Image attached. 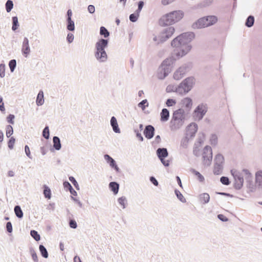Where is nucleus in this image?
<instances>
[{
    "instance_id": "obj_12",
    "label": "nucleus",
    "mask_w": 262,
    "mask_h": 262,
    "mask_svg": "<svg viewBox=\"0 0 262 262\" xmlns=\"http://www.w3.org/2000/svg\"><path fill=\"white\" fill-rule=\"evenodd\" d=\"M174 31V27L170 26L163 29L159 34L164 42L172 36Z\"/></svg>"
},
{
    "instance_id": "obj_43",
    "label": "nucleus",
    "mask_w": 262,
    "mask_h": 262,
    "mask_svg": "<svg viewBox=\"0 0 262 262\" xmlns=\"http://www.w3.org/2000/svg\"><path fill=\"white\" fill-rule=\"evenodd\" d=\"M148 104L147 99H143L138 103V106L140 107L142 110L144 111L145 108L148 106Z\"/></svg>"
},
{
    "instance_id": "obj_18",
    "label": "nucleus",
    "mask_w": 262,
    "mask_h": 262,
    "mask_svg": "<svg viewBox=\"0 0 262 262\" xmlns=\"http://www.w3.org/2000/svg\"><path fill=\"white\" fill-rule=\"evenodd\" d=\"M104 158L106 162L112 168H114L117 172L119 171L120 169L118 167L116 162L114 159H113L110 156L107 154L104 156Z\"/></svg>"
},
{
    "instance_id": "obj_31",
    "label": "nucleus",
    "mask_w": 262,
    "mask_h": 262,
    "mask_svg": "<svg viewBox=\"0 0 262 262\" xmlns=\"http://www.w3.org/2000/svg\"><path fill=\"white\" fill-rule=\"evenodd\" d=\"M39 250L41 256L45 258H47L49 256L48 252L46 247L42 245H40L39 246Z\"/></svg>"
},
{
    "instance_id": "obj_59",
    "label": "nucleus",
    "mask_w": 262,
    "mask_h": 262,
    "mask_svg": "<svg viewBox=\"0 0 262 262\" xmlns=\"http://www.w3.org/2000/svg\"><path fill=\"white\" fill-rule=\"evenodd\" d=\"M134 132L135 133L136 137L139 139V140L141 141H143V137L142 136L141 134L139 132V130L136 129H134Z\"/></svg>"
},
{
    "instance_id": "obj_48",
    "label": "nucleus",
    "mask_w": 262,
    "mask_h": 262,
    "mask_svg": "<svg viewBox=\"0 0 262 262\" xmlns=\"http://www.w3.org/2000/svg\"><path fill=\"white\" fill-rule=\"evenodd\" d=\"M13 133V127L11 125H8L6 127V136L9 138Z\"/></svg>"
},
{
    "instance_id": "obj_61",
    "label": "nucleus",
    "mask_w": 262,
    "mask_h": 262,
    "mask_svg": "<svg viewBox=\"0 0 262 262\" xmlns=\"http://www.w3.org/2000/svg\"><path fill=\"white\" fill-rule=\"evenodd\" d=\"M150 182L155 186H157L159 185V183L157 179L153 176L149 178Z\"/></svg>"
},
{
    "instance_id": "obj_37",
    "label": "nucleus",
    "mask_w": 262,
    "mask_h": 262,
    "mask_svg": "<svg viewBox=\"0 0 262 262\" xmlns=\"http://www.w3.org/2000/svg\"><path fill=\"white\" fill-rule=\"evenodd\" d=\"M67 29L70 31H74L75 30V24L72 19L67 20Z\"/></svg>"
},
{
    "instance_id": "obj_30",
    "label": "nucleus",
    "mask_w": 262,
    "mask_h": 262,
    "mask_svg": "<svg viewBox=\"0 0 262 262\" xmlns=\"http://www.w3.org/2000/svg\"><path fill=\"white\" fill-rule=\"evenodd\" d=\"M14 211L16 216L18 219H21L23 217V212L19 205H16L14 207Z\"/></svg>"
},
{
    "instance_id": "obj_25",
    "label": "nucleus",
    "mask_w": 262,
    "mask_h": 262,
    "mask_svg": "<svg viewBox=\"0 0 262 262\" xmlns=\"http://www.w3.org/2000/svg\"><path fill=\"white\" fill-rule=\"evenodd\" d=\"M151 40L154 44L157 46L164 43L159 33L158 35L153 34L151 36Z\"/></svg>"
},
{
    "instance_id": "obj_36",
    "label": "nucleus",
    "mask_w": 262,
    "mask_h": 262,
    "mask_svg": "<svg viewBox=\"0 0 262 262\" xmlns=\"http://www.w3.org/2000/svg\"><path fill=\"white\" fill-rule=\"evenodd\" d=\"M191 171L193 174H194L197 177L198 180L200 182H203L205 181L204 177L199 171H196L194 169H192L191 170Z\"/></svg>"
},
{
    "instance_id": "obj_41",
    "label": "nucleus",
    "mask_w": 262,
    "mask_h": 262,
    "mask_svg": "<svg viewBox=\"0 0 262 262\" xmlns=\"http://www.w3.org/2000/svg\"><path fill=\"white\" fill-rule=\"evenodd\" d=\"M166 91L167 93L176 92L177 93V86L174 84H169L167 86Z\"/></svg>"
},
{
    "instance_id": "obj_23",
    "label": "nucleus",
    "mask_w": 262,
    "mask_h": 262,
    "mask_svg": "<svg viewBox=\"0 0 262 262\" xmlns=\"http://www.w3.org/2000/svg\"><path fill=\"white\" fill-rule=\"evenodd\" d=\"M161 121L166 122L169 118V112L167 108H163L160 113Z\"/></svg>"
},
{
    "instance_id": "obj_55",
    "label": "nucleus",
    "mask_w": 262,
    "mask_h": 262,
    "mask_svg": "<svg viewBox=\"0 0 262 262\" xmlns=\"http://www.w3.org/2000/svg\"><path fill=\"white\" fill-rule=\"evenodd\" d=\"M176 103V101L175 99H167L166 102V104L168 107L173 106Z\"/></svg>"
},
{
    "instance_id": "obj_56",
    "label": "nucleus",
    "mask_w": 262,
    "mask_h": 262,
    "mask_svg": "<svg viewBox=\"0 0 262 262\" xmlns=\"http://www.w3.org/2000/svg\"><path fill=\"white\" fill-rule=\"evenodd\" d=\"M74 39V35L72 33H69L68 34V35H67V41L69 43H72Z\"/></svg>"
},
{
    "instance_id": "obj_58",
    "label": "nucleus",
    "mask_w": 262,
    "mask_h": 262,
    "mask_svg": "<svg viewBox=\"0 0 262 262\" xmlns=\"http://www.w3.org/2000/svg\"><path fill=\"white\" fill-rule=\"evenodd\" d=\"M69 226L72 229H76L77 227V223L74 220H71L70 221Z\"/></svg>"
},
{
    "instance_id": "obj_34",
    "label": "nucleus",
    "mask_w": 262,
    "mask_h": 262,
    "mask_svg": "<svg viewBox=\"0 0 262 262\" xmlns=\"http://www.w3.org/2000/svg\"><path fill=\"white\" fill-rule=\"evenodd\" d=\"M206 19H207L206 23L209 24V26L215 24L217 20V17L215 16H208L205 17Z\"/></svg>"
},
{
    "instance_id": "obj_17",
    "label": "nucleus",
    "mask_w": 262,
    "mask_h": 262,
    "mask_svg": "<svg viewBox=\"0 0 262 262\" xmlns=\"http://www.w3.org/2000/svg\"><path fill=\"white\" fill-rule=\"evenodd\" d=\"M155 128L152 125H146L144 130V135L147 139H150L155 135Z\"/></svg>"
},
{
    "instance_id": "obj_38",
    "label": "nucleus",
    "mask_w": 262,
    "mask_h": 262,
    "mask_svg": "<svg viewBox=\"0 0 262 262\" xmlns=\"http://www.w3.org/2000/svg\"><path fill=\"white\" fill-rule=\"evenodd\" d=\"M242 174H243V176H244V175L245 176V179L247 181H251L252 175H251V173L250 172V171L248 169H243V171H242Z\"/></svg>"
},
{
    "instance_id": "obj_32",
    "label": "nucleus",
    "mask_w": 262,
    "mask_h": 262,
    "mask_svg": "<svg viewBox=\"0 0 262 262\" xmlns=\"http://www.w3.org/2000/svg\"><path fill=\"white\" fill-rule=\"evenodd\" d=\"M254 17L252 15L249 16L246 20L245 26L248 28L252 27L254 23Z\"/></svg>"
},
{
    "instance_id": "obj_15",
    "label": "nucleus",
    "mask_w": 262,
    "mask_h": 262,
    "mask_svg": "<svg viewBox=\"0 0 262 262\" xmlns=\"http://www.w3.org/2000/svg\"><path fill=\"white\" fill-rule=\"evenodd\" d=\"M207 20L205 17L201 18L192 24V27L194 29L207 27L209 26V24L206 23Z\"/></svg>"
},
{
    "instance_id": "obj_26",
    "label": "nucleus",
    "mask_w": 262,
    "mask_h": 262,
    "mask_svg": "<svg viewBox=\"0 0 262 262\" xmlns=\"http://www.w3.org/2000/svg\"><path fill=\"white\" fill-rule=\"evenodd\" d=\"M53 147L57 150H59L61 148V144L59 138L54 136L53 138Z\"/></svg>"
},
{
    "instance_id": "obj_6",
    "label": "nucleus",
    "mask_w": 262,
    "mask_h": 262,
    "mask_svg": "<svg viewBox=\"0 0 262 262\" xmlns=\"http://www.w3.org/2000/svg\"><path fill=\"white\" fill-rule=\"evenodd\" d=\"M224 158L222 155L219 154L214 158L213 173L214 174H221L223 169Z\"/></svg>"
},
{
    "instance_id": "obj_40",
    "label": "nucleus",
    "mask_w": 262,
    "mask_h": 262,
    "mask_svg": "<svg viewBox=\"0 0 262 262\" xmlns=\"http://www.w3.org/2000/svg\"><path fill=\"white\" fill-rule=\"evenodd\" d=\"M100 34L103 36L104 38H106L109 36L110 32L104 27H101L100 28Z\"/></svg>"
},
{
    "instance_id": "obj_42",
    "label": "nucleus",
    "mask_w": 262,
    "mask_h": 262,
    "mask_svg": "<svg viewBox=\"0 0 262 262\" xmlns=\"http://www.w3.org/2000/svg\"><path fill=\"white\" fill-rule=\"evenodd\" d=\"M174 193L177 198L182 203L186 202V199L183 196V194L180 192V191L177 189L174 190Z\"/></svg>"
},
{
    "instance_id": "obj_22",
    "label": "nucleus",
    "mask_w": 262,
    "mask_h": 262,
    "mask_svg": "<svg viewBox=\"0 0 262 262\" xmlns=\"http://www.w3.org/2000/svg\"><path fill=\"white\" fill-rule=\"evenodd\" d=\"M109 189L114 195L118 194L119 189V184L116 182H111L108 184Z\"/></svg>"
},
{
    "instance_id": "obj_20",
    "label": "nucleus",
    "mask_w": 262,
    "mask_h": 262,
    "mask_svg": "<svg viewBox=\"0 0 262 262\" xmlns=\"http://www.w3.org/2000/svg\"><path fill=\"white\" fill-rule=\"evenodd\" d=\"M182 108H184L186 111H188L192 105V99H182L181 102Z\"/></svg>"
},
{
    "instance_id": "obj_16",
    "label": "nucleus",
    "mask_w": 262,
    "mask_h": 262,
    "mask_svg": "<svg viewBox=\"0 0 262 262\" xmlns=\"http://www.w3.org/2000/svg\"><path fill=\"white\" fill-rule=\"evenodd\" d=\"M184 120L171 119L170 122V127L171 130H177L183 125Z\"/></svg>"
},
{
    "instance_id": "obj_29",
    "label": "nucleus",
    "mask_w": 262,
    "mask_h": 262,
    "mask_svg": "<svg viewBox=\"0 0 262 262\" xmlns=\"http://www.w3.org/2000/svg\"><path fill=\"white\" fill-rule=\"evenodd\" d=\"M63 185L64 188L68 189L72 195L74 196L77 195V192L73 189L71 184L68 181H64Z\"/></svg>"
},
{
    "instance_id": "obj_53",
    "label": "nucleus",
    "mask_w": 262,
    "mask_h": 262,
    "mask_svg": "<svg viewBox=\"0 0 262 262\" xmlns=\"http://www.w3.org/2000/svg\"><path fill=\"white\" fill-rule=\"evenodd\" d=\"M15 139L14 137H12L9 140L8 143V146L11 149H13L14 144L15 143Z\"/></svg>"
},
{
    "instance_id": "obj_49",
    "label": "nucleus",
    "mask_w": 262,
    "mask_h": 262,
    "mask_svg": "<svg viewBox=\"0 0 262 262\" xmlns=\"http://www.w3.org/2000/svg\"><path fill=\"white\" fill-rule=\"evenodd\" d=\"M220 181L221 182L225 185H228L230 184V181L228 177L223 176L220 178Z\"/></svg>"
},
{
    "instance_id": "obj_33",
    "label": "nucleus",
    "mask_w": 262,
    "mask_h": 262,
    "mask_svg": "<svg viewBox=\"0 0 262 262\" xmlns=\"http://www.w3.org/2000/svg\"><path fill=\"white\" fill-rule=\"evenodd\" d=\"M43 195L46 199H50L51 198V191L47 185H43Z\"/></svg>"
},
{
    "instance_id": "obj_44",
    "label": "nucleus",
    "mask_w": 262,
    "mask_h": 262,
    "mask_svg": "<svg viewBox=\"0 0 262 262\" xmlns=\"http://www.w3.org/2000/svg\"><path fill=\"white\" fill-rule=\"evenodd\" d=\"M30 234L31 236L36 241H39L40 239V235L38 233V232L34 230H32L30 232Z\"/></svg>"
},
{
    "instance_id": "obj_24",
    "label": "nucleus",
    "mask_w": 262,
    "mask_h": 262,
    "mask_svg": "<svg viewBox=\"0 0 262 262\" xmlns=\"http://www.w3.org/2000/svg\"><path fill=\"white\" fill-rule=\"evenodd\" d=\"M255 182L258 188H262V170H258L256 172Z\"/></svg>"
},
{
    "instance_id": "obj_9",
    "label": "nucleus",
    "mask_w": 262,
    "mask_h": 262,
    "mask_svg": "<svg viewBox=\"0 0 262 262\" xmlns=\"http://www.w3.org/2000/svg\"><path fill=\"white\" fill-rule=\"evenodd\" d=\"M231 171L234 179V187L236 189L239 190L243 185L244 179L243 174L236 170H232Z\"/></svg>"
},
{
    "instance_id": "obj_57",
    "label": "nucleus",
    "mask_w": 262,
    "mask_h": 262,
    "mask_svg": "<svg viewBox=\"0 0 262 262\" xmlns=\"http://www.w3.org/2000/svg\"><path fill=\"white\" fill-rule=\"evenodd\" d=\"M6 227L7 231L8 232L11 233L12 232L13 227H12V223L10 222H8L6 223Z\"/></svg>"
},
{
    "instance_id": "obj_4",
    "label": "nucleus",
    "mask_w": 262,
    "mask_h": 262,
    "mask_svg": "<svg viewBox=\"0 0 262 262\" xmlns=\"http://www.w3.org/2000/svg\"><path fill=\"white\" fill-rule=\"evenodd\" d=\"M183 16L184 12L182 11H173L163 15L160 18L159 23L162 26L171 25L180 21Z\"/></svg>"
},
{
    "instance_id": "obj_5",
    "label": "nucleus",
    "mask_w": 262,
    "mask_h": 262,
    "mask_svg": "<svg viewBox=\"0 0 262 262\" xmlns=\"http://www.w3.org/2000/svg\"><path fill=\"white\" fill-rule=\"evenodd\" d=\"M194 82L195 79L193 77L186 78L177 86V93L181 95L187 94L193 88Z\"/></svg>"
},
{
    "instance_id": "obj_54",
    "label": "nucleus",
    "mask_w": 262,
    "mask_h": 262,
    "mask_svg": "<svg viewBox=\"0 0 262 262\" xmlns=\"http://www.w3.org/2000/svg\"><path fill=\"white\" fill-rule=\"evenodd\" d=\"M5 65L4 64H0V77L3 78L5 75Z\"/></svg>"
},
{
    "instance_id": "obj_28",
    "label": "nucleus",
    "mask_w": 262,
    "mask_h": 262,
    "mask_svg": "<svg viewBox=\"0 0 262 262\" xmlns=\"http://www.w3.org/2000/svg\"><path fill=\"white\" fill-rule=\"evenodd\" d=\"M117 202L122 209H125L127 205V200L126 198L124 196L118 198Z\"/></svg>"
},
{
    "instance_id": "obj_63",
    "label": "nucleus",
    "mask_w": 262,
    "mask_h": 262,
    "mask_svg": "<svg viewBox=\"0 0 262 262\" xmlns=\"http://www.w3.org/2000/svg\"><path fill=\"white\" fill-rule=\"evenodd\" d=\"M217 218L222 222H227L228 221V219L222 214H218Z\"/></svg>"
},
{
    "instance_id": "obj_2",
    "label": "nucleus",
    "mask_w": 262,
    "mask_h": 262,
    "mask_svg": "<svg viewBox=\"0 0 262 262\" xmlns=\"http://www.w3.org/2000/svg\"><path fill=\"white\" fill-rule=\"evenodd\" d=\"M108 45V39L103 38L99 39L95 43L94 56L100 63H104L108 60V55L105 51Z\"/></svg>"
},
{
    "instance_id": "obj_51",
    "label": "nucleus",
    "mask_w": 262,
    "mask_h": 262,
    "mask_svg": "<svg viewBox=\"0 0 262 262\" xmlns=\"http://www.w3.org/2000/svg\"><path fill=\"white\" fill-rule=\"evenodd\" d=\"M211 144L213 145H215L217 143V138L215 135H212L210 139Z\"/></svg>"
},
{
    "instance_id": "obj_3",
    "label": "nucleus",
    "mask_w": 262,
    "mask_h": 262,
    "mask_svg": "<svg viewBox=\"0 0 262 262\" xmlns=\"http://www.w3.org/2000/svg\"><path fill=\"white\" fill-rule=\"evenodd\" d=\"M177 60L173 56L167 58L159 67L157 73V77L160 80L166 77L172 70L173 64Z\"/></svg>"
},
{
    "instance_id": "obj_10",
    "label": "nucleus",
    "mask_w": 262,
    "mask_h": 262,
    "mask_svg": "<svg viewBox=\"0 0 262 262\" xmlns=\"http://www.w3.org/2000/svg\"><path fill=\"white\" fill-rule=\"evenodd\" d=\"M156 154L158 158L164 166L167 167L169 165V161L165 160V158L168 156L167 148L164 147L159 148L157 149Z\"/></svg>"
},
{
    "instance_id": "obj_60",
    "label": "nucleus",
    "mask_w": 262,
    "mask_h": 262,
    "mask_svg": "<svg viewBox=\"0 0 262 262\" xmlns=\"http://www.w3.org/2000/svg\"><path fill=\"white\" fill-rule=\"evenodd\" d=\"M14 115L12 114H10L8 116L7 119V121L10 124H14L13 119H14Z\"/></svg>"
},
{
    "instance_id": "obj_11",
    "label": "nucleus",
    "mask_w": 262,
    "mask_h": 262,
    "mask_svg": "<svg viewBox=\"0 0 262 262\" xmlns=\"http://www.w3.org/2000/svg\"><path fill=\"white\" fill-rule=\"evenodd\" d=\"M207 111V107L206 104L199 105L194 111V117L195 119L201 120Z\"/></svg>"
},
{
    "instance_id": "obj_45",
    "label": "nucleus",
    "mask_w": 262,
    "mask_h": 262,
    "mask_svg": "<svg viewBox=\"0 0 262 262\" xmlns=\"http://www.w3.org/2000/svg\"><path fill=\"white\" fill-rule=\"evenodd\" d=\"M9 66L10 68V71L11 72H13L16 66V61L15 59H12L9 62Z\"/></svg>"
},
{
    "instance_id": "obj_39",
    "label": "nucleus",
    "mask_w": 262,
    "mask_h": 262,
    "mask_svg": "<svg viewBox=\"0 0 262 262\" xmlns=\"http://www.w3.org/2000/svg\"><path fill=\"white\" fill-rule=\"evenodd\" d=\"M5 8L7 12H10L13 8V3L11 0H8L5 4Z\"/></svg>"
},
{
    "instance_id": "obj_8",
    "label": "nucleus",
    "mask_w": 262,
    "mask_h": 262,
    "mask_svg": "<svg viewBox=\"0 0 262 262\" xmlns=\"http://www.w3.org/2000/svg\"><path fill=\"white\" fill-rule=\"evenodd\" d=\"M203 163L205 166H208L211 164L212 159V150L210 146H206L203 152Z\"/></svg>"
},
{
    "instance_id": "obj_52",
    "label": "nucleus",
    "mask_w": 262,
    "mask_h": 262,
    "mask_svg": "<svg viewBox=\"0 0 262 262\" xmlns=\"http://www.w3.org/2000/svg\"><path fill=\"white\" fill-rule=\"evenodd\" d=\"M69 180L71 182V183L73 184V185L75 187V188L77 189H79L78 184L76 179H75V178H74L72 176H71L69 177Z\"/></svg>"
},
{
    "instance_id": "obj_1",
    "label": "nucleus",
    "mask_w": 262,
    "mask_h": 262,
    "mask_svg": "<svg viewBox=\"0 0 262 262\" xmlns=\"http://www.w3.org/2000/svg\"><path fill=\"white\" fill-rule=\"evenodd\" d=\"M194 36L193 32H188L174 38L171 42V46L174 48L172 56L178 59L186 55L192 48L190 42Z\"/></svg>"
},
{
    "instance_id": "obj_62",
    "label": "nucleus",
    "mask_w": 262,
    "mask_h": 262,
    "mask_svg": "<svg viewBox=\"0 0 262 262\" xmlns=\"http://www.w3.org/2000/svg\"><path fill=\"white\" fill-rule=\"evenodd\" d=\"M25 151L27 155V156L30 159H32V157L31 156V153L30 151L29 147L28 145H25Z\"/></svg>"
},
{
    "instance_id": "obj_7",
    "label": "nucleus",
    "mask_w": 262,
    "mask_h": 262,
    "mask_svg": "<svg viewBox=\"0 0 262 262\" xmlns=\"http://www.w3.org/2000/svg\"><path fill=\"white\" fill-rule=\"evenodd\" d=\"M190 63H186L182 65L174 72L173 75V78L177 80L181 79L190 70Z\"/></svg>"
},
{
    "instance_id": "obj_14",
    "label": "nucleus",
    "mask_w": 262,
    "mask_h": 262,
    "mask_svg": "<svg viewBox=\"0 0 262 262\" xmlns=\"http://www.w3.org/2000/svg\"><path fill=\"white\" fill-rule=\"evenodd\" d=\"M198 130V125L195 123L190 124L186 128L187 137L193 138Z\"/></svg>"
},
{
    "instance_id": "obj_50",
    "label": "nucleus",
    "mask_w": 262,
    "mask_h": 262,
    "mask_svg": "<svg viewBox=\"0 0 262 262\" xmlns=\"http://www.w3.org/2000/svg\"><path fill=\"white\" fill-rule=\"evenodd\" d=\"M138 17V14H135V13L131 14L129 17L130 21L133 23L137 21Z\"/></svg>"
},
{
    "instance_id": "obj_19",
    "label": "nucleus",
    "mask_w": 262,
    "mask_h": 262,
    "mask_svg": "<svg viewBox=\"0 0 262 262\" xmlns=\"http://www.w3.org/2000/svg\"><path fill=\"white\" fill-rule=\"evenodd\" d=\"M110 124L112 127L113 130L115 133H120V129L119 127L117 120L115 117L113 116L111 117Z\"/></svg>"
},
{
    "instance_id": "obj_64",
    "label": "nucleus",
    "mask_w": 262,
    "mask_h": 262,
    "mask_svg": "<svg viewBox=\"0 0 262 262\" xmlns=\"http://www.w3.org/2000/svg\"><path fill=\"white\" fill-rule=\"evenodd\" d=\"M88 10L90 13L93 14L95 11V6L93 5H89Z\"/></svg>"
},
{
    "instance_id": "obj_27",
    "label": "nucleus",
    "mask_w": 262,
    "mask_h": 262,
    "mask_svg": "<svg viewBox=\"0 0 262 262\" xmlns=\"http://www.w3.org/2000/svg\"><path fill=\"white\" fill-rule=\"evenodd\" d=\"M200 202L203 204L208 203L210 200V196L207 193H203L199 195Z\"/></svg>"
},
{
    "instance_id": "obj_47",
    "label": "nucleus",
    "mask_w": 262,
    "mask_h": 262,
    "mask_svg": "<svg viewBox=\"0 0 262 262\" xmlns=\"http://www.w3.org/2000/svg\"><path fill=\"white\" fill-rule=\"evenodd\" d=\"M30 253L32 256V258L34 262H38V257L35 251L32 248H30Z\"/></svg>"
},
{
    "instance_id": "obj_35",
    "label": "nucleus",
    "mask_w": 262,
    "mask_h": 262,
    "mask_svg": "<svg viewBox=\"0 0 262 262\" xmlns=\"http://www.w3.org/2000/svg\"><path fill=\"white\" fill-rule=\"evenodd\" d=\"M12 30L13 31H16L19 27V25L18 21V18L17 16H13L12 18Z\"/></svg>"
},
{
    "instance_id": "obj_21",
    "label": "nucleus",
    "mask_w": 262,
    "mask_h": 262,
    "mask_svg": "<svg viewBox=\"0 0 262 262\" xmlns=\"http://www.w3.org/2000/svg\"><path fill=\"white\" fill-rule=\"evenodd\" d=\"M185 113V111L183 108H179L178 110H176L174 112L172 119H184V114Z\"/></svg>"
},
{
    "instance_id": "obj_46",
    "label": "nucleus",
    "mask_w": 262,
    "mask_h": 262,
    "mask_svg": "<svg viewBox=\"0 0 262 262\" xmlns=\"http://www.w3.org/2000/svg\"><path fill=\"white\" fill-rule=\"evenodd\" d=\"M42 136L46 139H48L50 137V132L48 126H46L42 131Z\"/></svg>"
},
{
    "instance_id": "obj_13",
    "label": "nucleus",
    "mask_w": 262,
    "mask_h": 262,
    "mask_svg": "<svg viewBox=\"0 0 262 262\" xmlns=\"http://www.w3.org/2000/svg\"><path fill=\"white\" fill-rule=\"evenodd\" d=\"M31 52L29 39L27 37H25L24 38L22 47H21V52L23 55L25 57H27L30 54Z\"/></svg>"
}]
</instances>
